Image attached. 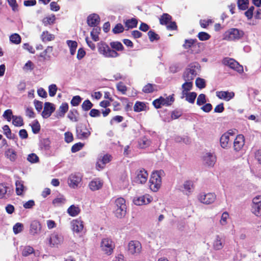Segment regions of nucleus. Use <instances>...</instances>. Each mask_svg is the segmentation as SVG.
<instances>
[{
    "label": "nucleus",
    "instance_id": "0eeeda50",
    "mask_svg": "<svg viewBox=\"0 0 261 261\" xmlns=\"http://www.w3.org/2000/svg\"><path fill=\"white\" fill-rule=\"evenodd\" d=\"M202 163L207 167H213L216 162L217 157L214 153L206 152L202 156Z\"/></svg>",
    "mask_w": 261,
    "mask_h": 261
},
{
    "label": "nucleus",
    "instance_id": "39448f33",
    "mask_svg": "<svg viewBox=\"0 0 261 261\" xmlns=\"http://www.w3.org/2000/svg\"><path fill=\"white\" fill-rule=\"evenodd\" d=\"M173 96V94L165 98L162 96H160L159 98L153 101V105L156 109L161 108L162 106H171L174 101V98Z\"/></svg>",
    "mask_w": 261,
    "mask_h": 261
},
{
    "label": "nucleus",
    "instance_id": "69168bd1",
    "mask_svg": "<svg viewBox=\"0 0 261 261\" xmlns=\"http://www.w3.org/2000/svg\"><path fill=\"white\" fill-rule=\"evenodd\" d=\"M27 160L29 162L31 163H36L39 162V158L38 156L34 153H31L28 155L27 158Z\"/></svg>",
    "mask_w": 261,
    "mask_h": 261
},
{
    "label": "nucleus",
    "instance_id": "473e14b6",
    "mask_svg": "<svg viewBox=\"0 0 261 261\" xmlns=\"http://www.w3.org/2000/svg\"><path fill=\"white\" fill-rule=\"evenodd\" d=\"M41 39L43 42L51 41L55 39V36L48 31H43L41 35Z\"/></svg>",
    "mask_w": 261,
    "mask_h": 261
},
{
    "label": "nucleus",
    "instance_id": "423d86ee",
    "mask_svg": "<svg viewBox=\"0 0 261 261\" xmlns=\"http://www.w3.org/2000/svg\"><path fill=\"white\" fill-rule=\"evenodd\" d=\"M222 63L238 72L241 73L243 71V66L232 58H224L222 60Z\"/></svg>",
    "mask_w": 261,
    "mask_h": 261
},
{
    "label": "nucleus",
    "instance_id": "de8ad7c7",
    "mask_svg": "<svg viewBox=\"0 0 261 261\" xmlns=\"http://www.w3.org/2000/svg\"><path fill=\"white\" fill-rule=\"evenodd\" d=\"M12 120V124L15 126H21L23 124V120L21 116L14 115Z\"/></svg>",
    "mask_w": 261,
    "mask_h": 261
},
{
    "label": "nucleus",
    "instance_id": "6e6552de",
    "mask_svg": "<svg viewBox=\"0 0 261 261\" xmlns=\"http://www.w3.org/2000/svg\"><path fill=\"white\" fill-rule=\"evenodd\" d=\"M251 212L256 216H261V196L257 195L253 198Z\"/></svg>",
    "mask_w": 261,
    "mask_h": 261
},
{
    "label": "nucleus",
    "instance_id": "2f4dec72",
    "mask_svg": "<svg viewBox=\"0 0 261 261\" xmlns=\"http://www.w3.org/2000/svg\"><path fill=\"white\" fill-rule=\"evenodd\" d=\"M80 208L74 205H71L67 210L68 214L72 217L77 216L80 213Z\"/></svg>",
    "mask_w": 261,
    "mask_h": 261
},
{
    "label": "nucleus",
    "instance_id": "9b49d317",
    "mask_svg": "<svg viewBox=\"0 0 261 261\" xmlns=\"http://www.w3.org/2000/svg\"><path fill=\"white\" fill-rule=\"evenodd\" d=\"M136 177L133 180L134 182L144 184L146 182L148 178V173L145 169L142 168L140 170L136 171Z\"/></svg>",
    "mask_w": 261,
    "mask_h": 261
},
{
    "label": "nucleus",
    "instance_id": "412c9836",
    "mask_svg": "<svg viewBox=\"0 0 261 261\" xmlns=\"http://www.w3.org/2000/svg\"><path fill=\"white\" fill-rule=\"evenodd\" d=\"M87 22L89 26L96 27L100 22V17L98 15L95 13L90 14L87 17Z\"/></svg>",
    "mask_w": 261,
    "mask_h": 261
},
{
    "label": "nucleus",
    "instance_id": "c756f323",
    "mask_svg": "<svg viewBox=\"0 0 261 261\" xmlns=\"http://www.w3.org/2000/svg\"><path fill=\"white\" fill-rule=\"evenodd\" d=\"M150 145V141L146 137L140 138L138 141V146L141 149L146 148Z\"/></svg>",
    "mask_w": 261,
    "mask_h": 261
},
{
    "label": "nucleus",
    "instance_id": "c03bdc74",
    "mask_svg": "<svg viewBox=\"0 0 261 261\" xmlns=\"http://www.w3.org/2000/svg\"><path fill=\"white\" fill-rule=\"evenodd\" d=\"M67 44L70 48V53L71 55H74L75 53L77 46V43L75 41L68 40Z\"/></svg>",
    "mask_w": 261,
    "mask_h": 261
},
{
    "label": "nucleus",
    "instance_id": "f704fd0d",
    "mask_svg": "<svg viewBox=\"0 0 261 261\" xmlns=\"http://www.w3.org/2000/svg\"><path fill=\"white\" fill-rule=\"evenodd\" d=\"M120 182L124 188H126L129 185V180L127 173L125 172L122 173L119 178Z\"/></svg>",
    "mask_w": 261,
    "mask_h": 261
},
{
    "label": "nucleus",
    "instance_id": "e2e57ef3",
    "mask_svg": "<svg viewBox=\"0 0 261 261\" xmlns=\"http://www.w3.org/2000/svg\"><path fill=\"white\" fill-rule=\"evenodd\" d=\"M196 86L199 89H203L205 87V80L203 79L198 77L195 81Z\"/></svg>",
    "mask_w": 261,
    "mask_h": 261
},
{
    "label": "nucleus",
    "instance_id": "20e7f679",
    "mask_svg": "<svg viewBox=\"0 0 261 261\" xmlns=\"http://www.w3.org/2000/svg\"><path fill=\"white\" fill-rule=\"evenodd\" d=\"M244 35L242 30L236 28H231L224 34V39L227 41H235L241 39Z\"/></svg>",
    "mask_w": 261,
    "mask_h": 261
},
{
    "label": "nucleus",
    "instance_id": "4be33fe9",
    "mask_svg": "<svg viewBox=\"0 0 261 261\" xmlns=\"http://www.w3.org/2000/svg\"><path fill=\"white\" fill-rule=\"evenodd\" d=\"M41 228V224L39 221L37 220L33 221L30 224V233L34 236L40 232Z\"/></svg>",
    "mask_w": 261,
    "mask_h": 261
},
{
    "label": "nucleus",
    "instance_id": "2eb2a0df",
    "mask_svg": "<svg viewBox=\"0 0 261 261\" xmlns=\"http://www.w3.org/2000/svg\"><path fill=\"white\" fill-rule=\"evenodd\" d=\"M141 248V244L138 241H131L128 244V250L132 254L139 253Z\"/></svg>",
    "mask_w": 261,
    "mask_h": 261
},
{
    "label": "nucleus",
    "instance_id": "3c124183",
    "mask_svg": "<svg viewBox=\"0 0 261 261\" xmlns=\"http://www.w3.org/2000/svg\"><path fill=\"white\" fill-rule=\"evenodd\" d=\"M76 137L81 140L87 139L91 134V132H76Z\"/></svg>",
    "mask_w": 261,
    "mask_h": 261
},
{
    "label": "nucleus",
    "instance_id": "774afa93",
    "mask_svg": "<svg viewBox=\"0 0 261 261\" xmlns=\"http://www.w3.org/2000/svg\"><path fill=\"white\" fill-rule=\"evenodd\" d=\"M81 100H82V98L80 96H79V95L74 96L72 97V98L70 101V103L72 106H74V107L77 106L81 102Z\"/></svg>",
    "mask_w": 261,
    "mask_h": 261
},
{
    "label": "nucleus",
    "instance_id": "4d7b16f0",
    "mask_svg": "<svg viewBox=\"0 0 261 261\" xmlns=\"http://www.w3.org/2000/svg\"><path fill=\"white\" fill-rule=\"evenodd\" d=\"M53 50V48L52 46H47V48L40 54L39 56L45 60L47 58L49 57L47 54L51 53Z\"/></svg>",
    "mask_w": 261,
    "mask_h": 261
},
{
    "label": "nucleus",
    "instance_id": "ddd939ff",
    "mask_svg": "<svg viewBox=\"0 0 261 261\" xmlns=\"http://www.w3.org/2000/svg\"><path fill=\"white\" fill-rule=\"evenodd\" d=\"M82 180V176L80 173H73L69 175L68 184L70 188L75 189L78 187Z\"/></svg>",
    "mask_w": 261,
    "mask_h": 261
},
{
    "label": "nucleus",
    "instance_id": "13d9d810",
    "mask_svg": "<svg viewBox=\"0 0 261 261\" xmlns=\"http://www.w3.org/2000/svg\"><path fill=\"white\" fill-rule=\"evenodd\" d=\"M84 146V143L81 142L76 143L72 146L71 151L72 153L76 152L82 149Z\"/></svg>",
    "mask_w": 261,
    "mask_h": 261
},
{
    "label": "nucleus",
    "instance_id": "6e6d98bb",
    "mask_svg": "<svg viewBox=\"0 0 261 261\" xmlns=\"http://www.w3.org/2000/svg\"><path fill=\"white\" fill-rule=\"evenodd\" d=\"M145 107V104L143 102L137 101L134 107V110L135 112H139L143 111Z\"/></svg>",
    "mask_w": 261,
    "mask_h": 261
},
{
    "label": "nucleus",
    "instance_id": "f03ea898",
    "mask_svg": "<svg viewBox=\"0 0 261 261\" xmlns=\"http://www.w3.org/2000/svg\"><path fill=\"white\" fill-rule=\"evenodd\" d=\"M164 173L163 170L155 171L152 173L149 180L150 189L153 192H157L162 184L161 175Z\"/></svg>",
    "mask_w": 261,
    "mask_h": 261
},
{
    "label": "nucleus",
    "instance_id": "864d4df0",
    "mask_svg": "<svg viewBox=\"0 0 261 261\" xmlns=\"http://www.w3.org/2000/svg\"><path fill=\"white\" fill-rule=\"evenodd\" d=\"M92 107L93 103L89 99L84 100L82 105V108L84 111H89Z\"/></svg>",
    "mask_w": 261,
    "mask_h": 261
},
{
    "label": "nucleus",
    "instance_id": "680f3d73",
    "mask_svg": "<svg viewBox=\"0 0 261 261\" xmlns=\"http://www.w3.org/2000/svg\"><path fill=\"white\" fill-rule=\"evenodd\" d=\"M124 27L121 23H117L113 29L112 32L116 34L122 33L124 31Z\"/></svg>",
    "mask_w": 261,
    "mask_h": 261
},
{
    "label": "nucleus",
    "instance_id": "49530a36",
    "mask_svg": "<svg viewBox=\"0 0 261 261\" xmlns=\"http://www.w3.org/2000/svg\"><path fill=\"white\" fill-rule=\"evenodd\" d=\"M10 40L14 44H19L21 43V38L18 34L14 33L10 36Z\"/></svg>",
    "mask_w": 261,
    "mask_h": 261
},
{
    "label": "nucleus",
    "instance_id": "7c9ffc66",
    "mask_svg": "<svg viewBox=\"0 0 261 261\" xmlns=\"http://www.w3.org/2000/svg\"><path fill=\"white\" fill-rule=\"evenodd\" d=\"M172 16L168 13H163L160 18L161 25H167L172 20Z\"/></svg>",
    "mask_w": 261,
    "mask_h": 261
},
{
    "label": "nucleus",
    "instance_id": "5701e85b",
    "mask_svg": "<svg viewBox=\"0 0 261 261\" xmlns=\"http://www.w3.org/2000/svg\"><path fill=\"white\" fill-rule=\"evenodd\" d=\"M193 182L192 180H188L184 182L183 186L181 187L180 190L186 195H189L193 188Z\"/></svg>",
    "mask_w": 261,
    "mask_h": 261
},
{
    "label": "nucleus",
    "instance_id": "6ab92c4d",
    "mask_svg": "<svg viewBox=\"0 0 261 261\" xmlns=\"http://www.w3.org/2000/svg\"><path fill=\"white\" fill-rule=\"evenodd\" d=\"M71 226L73 232L79 233L81 232L83 229V222L82 220L79 219L73 220L71 222Z\"/></svg>",
    "mask_w": 261,
    "mask_h": 261
},
{
    "label": "nucleus",
    "instance_id": "b1692460",
    "mask_svg": "<svg viewBox=\"0 0 261 261\" xmlns=\"http://www.w3.org/2000/svg\"><path fill=\"white\" fill-rule=\"evenodd\" d=\"M103 185V183L98 179L95 178L89 184V187L93 191L100 189Z\"/></svg>",
    "mask_w": 261,
    "mask_h": 261
},
{
    "label": "nucleus",
    "instance_id": "7ed1b4c3",
    "mask_svg": "<svg viewBox=\"0 0 261 261\" xmlns=\"http://www.w3.org/2000/svg\"><path fill=\"white\" fill-rule=\"evenodd\" d=\"M98 51L106 58H116L119 56V54L115 50L110 48L105 42H100L97 45Z\"/></svg>",
    "mask_w": 261,
    "mask_h": 261
},
{
    "label": "nucleus",
    "instance_id": "72a5a7b5",
    "mask_svg": "<svg viewBox=\"0 0 261 261\" xmlns=\"http://www.w3.org/2000/svg\"><path fill=\"white\" fill-rule=\"evenodd\" d=\"M56 16L54 14L44 17L42 20V23L44 26L52 25L55 23Z\"/></svg>",
    "mask_w": 261,
    "mask_h": 261
},
{
    "label": "nucleus",
    "instance_id": "aec40b11",
    "mask_svg": "<svg viewBox=\"0 0 261 261\" xmlns=\"http://www.w3.org/2000/svg\"><path fill=\"white\" fill-rule=\"evenodd\" d=\"M216 96L220 99L229 101L234 96L233 92L220 91L216 92Z\"/></svg>",
    "mask_w": 261,
    "mask_h": 261
},
{
    "label": "nucleus",
    "instance_id": "8fccbe9b",
    "mask_svg": "<svg viewBox=\"0 0 261 261\" xmlns=\"http://www.w3.org/2000/svg\"><path fill=\"white\" fill-rule=\"evenodd\" d=\"M147 34L151 42L159 40L160 38L159 35L152 30L149 31Z\"/></svg>",
    "mask_w": 261,
    "mask_h": 261
},
{
    "label": "nucleus",
    "instance_id": "0e129e2a",
    "mask_svg": "<svg viewBox=\"0 0 261 261\" xmlns=\"http://www.w3.org/2000/svg\"><path fill=\"white\" fill-rule=\"evenodd\" d=\"M198 37L201 41H206L211 38L210 35L204 32H200L198 34Z\"/></svg>",
    "mask_w": 261,
    "mask_h": 261
},
{
    "label": "nucleus",
    "instance_id": "37998d69",
    "mask_svg": "<svg viewBox=\"0 0 261 261\" xmlns=\"http://www.w3.org/2000/svg\"><path fill=\"white\" fill-rule=\"evenodd\" d=\"M100 31L101 29L100 27L94 28L92 29L90 35L94 41H97L99 40L98 34L100 33Z\"/></svg>",
    "mask_w": 261,
    "mask_h": 261
},
{
    "label": "nucleus",
    "instance_id": "dca6fc26",
    "mask_svg": "<svg viewBox=\"0 0 261 261\" xmlns=\"http://www.w3.org/2000/svg\"><path fill=\"white\" fill-rule=\"evenodd\" d=\"M55 110V107L53 103L49 102H46L44 103V109L41 115L44 118H47L51 115Z\"/></svg>",
    "mask_w": 261,
    "mask_h": 261
},
{
    "label": "nucleus",
    "instance_id": "c85d7f7f",
    "mask_svg": "<svg viewBox=\"0 0 261 261\" xmlns=\"http://www.w3.org/2000/svg\"><path fill=\"white\" fill-rule=\"evenodd\" d=\"M15 186L16 193L17 195H21L23 191L27 190V188L23 186V181L22 180L16 181Z\"/></svg>",
    "mask_w": 261,
    "mask_h": 261
},
{
    "label": "nucleus",
    "instance_id": "393cba45",
    "mask_svg": "<svg viewBox=\"0 0 261 261\" xmlns=\"http://www.w3.org/2000/svg\"><path fill=\"white\" fill-rule=\"evenodd\" d=\"M151 201V198L146 197L145 196H140L137 199H134V203L137 205H142L147 204Z\"/></svg>",
    "mask_w": 261,
    "mask_h": 261
},
{
    "label": "nucleus",
    "instance_id": "9d476101",
    "mask_svg": "<svg viewBox=\"0 0 261 261\" xmlns=\"http://www.w3.org/2000/svg\"><path fill=\"white\" fill-rule=\"evenodd\" d=\"M195 67V66L190 65L189 67L186 69L182 75V78L185 81L193 82L197 75Z\"/></svg>",
    "mask_w": 261,
    "mask_h": 261
},
{
    "label": "nucleus",
    "instance_id": "ea45409f",
    "mask_svg": "<svg viewBox=\"0 0 261 261\" xmlns=\"http://www.w3.org/2000/svg\"><path fill=\"white\" fill-rule=\"evenodd\" d=\"M197 97V93L195 92H188L184 95L186 100L189 103H194Z\"/></svg>",
    "mask_w": 261,
    "mask_h": 261
},
{
    "label": "nucleus",
    "instance_id": "338daca9",
    "mask_svg": "<svg viewBox=\"0 0 261 261\" xmlns=\"http://www.w3.org/2000/svg\"><path fill=\"white\" fill-rule=\"evenodd\" d=\"M7 2L14 12L18 11V5L16 2V0H7Z\"/></svg>",
    "mask_w": 261,
    "mask_h": 261
},
{
    "label": "nucleus",
    "instance_id": "f8f14e48",
    "mask_svg": "<svg viewBox=\"0 0 261 261\" xmlns=\"http://www.w3.org/2000/svg\"><path fill=\"white\" fill-rule=\"evenodd\" d=\"M197 43V39H186L185 41V43L183 44L182 46L185 49H189L191 48V53L193 54H197L200 52L199 49L197 50H196L197 47H199L198 44Z\"/></svg>",
    "mask_w": 261,
    "mask_h": 261
},
{
    "label": "nucleus",
    "instance_id": "a18cd8bd",
    "mask_svg": "<svg viewBox=\"0 0 261 261\" xmlns=\"http://www.w3.org/2000/svg\"><path fill=\"white\" fill-rule=\"evenodd\" d=\"M237 5L240 10H245L248 8L249 0H238Z\"/></svg>",
    "mask_w": 261,
    "mask_h": 261
},
{
    "label": "nucleus",
    "instance_id": "a211bd4d",
    "mask_svg": "<svg viewBox=\"0 0 261 261\" xmlns=\"http://www.w3.org/2000/svg\"><path fill=\"white\" fill-rule=\"evenodd\" d=\"M245 144V138L243 135H238L233 142L234 149L236 151H240Z\"/></svg>",
    "mask_w": 261,
    "mask_h": 261
},
{
    "label": "nucleus",
    "instance_id": "a878e982",
    "mask_svg": "<svg viewBox=\"0 0 261 261\" xmlns=\"http://www.w3.org/2000/svg\"><path fill=\"white\" fill-rule=\"evenodd\" d=\"M192 87L193 82L185 81V82L181 86L182 92L181 98H184V95L187 93H188V92L190 91L192 89Z\"/></svg>",
    "mask_w": 261,
    "mask_h": 261
},
{
    "label": "nucleus",
    "instance_id": "f257e3e1",
    "mask_svg": "<svg viewBox=\"0 0 261 261\" xmlns=\"http://www.w3.org/2000/svg\"><path fill=\"white\" fill-rule=\"evenodd\" d=\"M126 201L123 198L119 197L115 200L113 212L117 218H123L126 215Z\"/></svg>",
    "mask_w": 261,
    "mask_h": 261
},
{
    "label": "nucleus",
    "instance_id": "cd10ccee",
    "mask_svg": "<svg viewBox=\"0 0 261 261\" xmlns=\"http://www.w3.org/2000/svg\"><path fill=\"white\" fill-rule=\"evenodd\" d=\"M157 87V85L155 84L148 83L143 87L142 91L144 93L147 94L153 93L154 91H158Z\"/></svg>",
    "mask_w": 261,
    "mask_h": 261
},
{
    "label": "nucleus",
    "instance_id": "603ef678",
    "mask_svg": "<svg viewBox=\"0 0 261 261\" xmlns=\"http://www.w3.org/2000/svg\"><path fill=\"white\" fill-rule=\"evenodd\" d=\"M23 228V224L17 222L13 226V230L14 233L16 234L22 231Z\"/></svg>",
    "mask_w": 261,
    "mask_h": 261
},
{
    "label": "nucleus",
    "instance_id": "5fc2aeb1",
    "mask_svg": "<svg viewBox=\"0 0 261 261\" xmlns=\"http://www.w3.org/2000/svg\"><path fill=\"white\" fill-rule=\"evenodd\" d=\"M3 116L8 121L10 122L11 120L13 119L14 115H13V112H12V110L7 109L4 112V113L3 115Z\"/></svg>",
    "mask_w": 261,
    "mask_h": 261
},
{
    "label": "nucleus",
    "instance_id": "4c0bfd02",
    "mask_svg": "<svg viewBox=\"0 0 261 261\" xmlns=\"http://www.w3.org/2000/svg\"><path fill=\"white\" fill-rule=\"evenodd\" d=\"M111 47L112 49L117 51H123L124 50V47L122 44L119 41H113L110 43Z\"/></svg>",
    "mask_w": 261,
    "mask_h": 261
},
{
    "label": "nucleus",
    "instance_id": "e433bc0d",
    "mask_svg": "<svg viewBox=\"0 0 261 261\" xmlns=\"http://www.w3.org/2000/svg\"><path fill=\"white\" fill-rule=\"evenodd\" d=\"M68 105L66 102L62 103L60 106L58 111V115L61 117L64 116L65 114L68 111Z\"/></svg>",
    "mask_w": 261,
    "mask_h": 261
},
{
    "label": "nucleus",
    "instance_id": "bf43d9fd",
    "mask_svg": "<svg viewBox=\"0 0 261 261\" xmlns=\"http://www.w3.org/2000/svg\"><path fill=\"white\" fill-rule=\"evenodd\" d=\"M78 115V113L76 110H74V111H70L69 114H68V117L69 119L73 122H76L78 121V117L77 115Z\"/></svg>",
    "mask_w": 261,
    "mask_h": 261
},
{
    "label": "nucleus",
    "instance_id": "1a4fd4ad",
    "mask_svg": "<svg viewBox=\"0 0 261 261\" xmlns=\"http://www.w3.org/2000/svg\"><path fill=\"white\" fill-rule=\"evenodd\" d=\"M64 238L61 233L54 232L50 235L48 244L51 247L57 246L63 242Z\"/></svg>",
    "mask_w": 261,
    "mask_h": 261
},
{
    "label": "nucleus",
    "instance_id": "f3484780",
    "mask_svg": "<svg viewBox=\"0 0 261 261\" xmlns=\"http://www.w3.org/2000/svg\"><path fill=\"white\" fill-rule=\"evenodd\" d=\"M100 247L106 253L109 255L111 254L113 252L112 241L107 238L102 240Z\"/></svg>",
    "mask_w": 261,
    "mask_h": 261
},
{
    "label": "nucleus",
    "instance_id": "052dcab7",
    "mask_svg": "<svg viewBox=\"0 0 261 261\" xmlns=\"http://www.w3.org/2000/svg\"><path fill=\"white\" fill-rule=\"evenodd\" d=\"M117 89L121 92L122 94H125L127 91V87L123 83L120 82L117 85Z\"/></svg>",
    "mask_w": 261,
    "mask_h": 261
},
{
    "label": "nucleus",
    "instance_id": "58836bf2",
    "mask_svg": "<svg viewBox=\"0 0 261 261\" xmlns=\"http://www.w3.org/2000/svg\"><path fill=\"white\" fill-rule=\"evenodd\" d=\"M125 26L128 29H132L137 27L138 20L137 19L133 18L126 20L124 22Z\"/></svg>",
    "mask_w": 261,
    "mask_h": 261
},
{
    "label": "nucleus",
    "instance_id": "a19ab883",
    "mask_svg": "<svg viewBox=\"0 0 261 261\" xmlns=\"http://www.w3.org/2000/svg\"><path fill=\"white\" fill-rule=\"evenodd\" d=\"M66 202V199L63 195H61L60 197L54 199L52 203L54 206H60L64 204Z\"/></svg>",
    "mask_w": 261,
    "mask_h": 261
},
{
    "label": "nucleus",
    "instance_id": "4468645a",
    "mask_svg": "<svg viewBox=\"0 0 261 261\" xmlns=\"http://www.w3.org/2000/svg\"><path fill=\"white\" fill-rule=\"evenodd\" d=\"M216 198V196L214 193H208L201 195L199 197V200L204 204H210L215 201Z\"/></svg>",
    "mask_w": 261,
    "mask_h": 261
},
{
    "label": "nucleus",
    "instance_id": "bb28decb",
    "mask_svg": "<svg viewBox=\"0 0 261 261\" xmlns=\"http://www.w3.org/2000/svg\"><path fill=\"white\" fill-rule=\"evenodd\" d=\"M229 134L233 135V133H229L227 134V133H225L221 137L220 139L221 146L223 148H226L228 147V142L229 140Z\"/></svg>",
    "mask_w": 261,
    "mask_h": 261
},
{
    "label": "nucleus",
    "instance_id": "09e8293b",
    "mask_svg": "<svg viewBox=\"0 0 261 261\" xmlns=\"http://www.w3.org/2000/svg\"><path fill=\"white\" fill-rule=\"evenodd\" d=\"M50 142L48 138L43 139L41 141V148L45 150H49L50 148Z\"/></svg>",
    "mask_w": 261,
    "mask_h": 261
},
{
    "label": "nucleus",
    "instance_id": "c9c22d12",
    "mask_svg": "<svg viewBox=\"0 0 261 261\" xmlns=\"http://www.w3.org/2000/svg\"><path fill=\"white\" fill-rule=\"evenodd\" d=\"M223 247V245L221 241V238L219 235H217L213 243V248L215 250H219Z\"/></svg>",
    "mask_w": 261,
    "mask_h": 261
},
{
    "label": "nucleus",
    "instance_id": "79ce46f5",
    "mask_svg": "<svg viewBox=\"0 0 261 261\" xmlns=\"http://www.w3.org/2000/svg\"><path fill=\"white\" fill-rule=\"evenodd\" d=\"M5 154L11 161H15L17 157L16 151L12 148H9L6 150Z\"/></svg>",
    "mask_w": 261,
    "mask_h": 261
}]
</instances>
